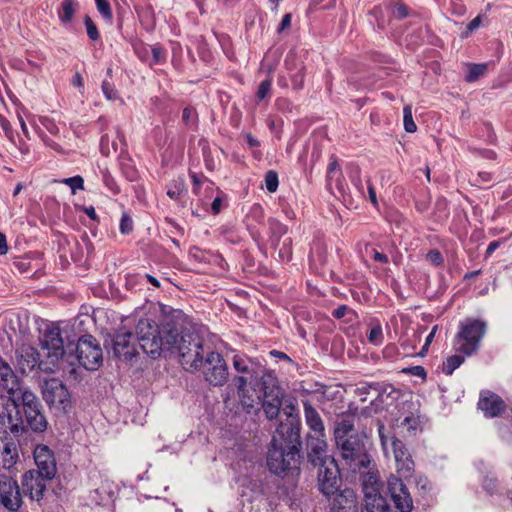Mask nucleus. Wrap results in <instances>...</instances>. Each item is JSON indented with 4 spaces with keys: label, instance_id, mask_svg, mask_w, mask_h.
Segmentation results:
<instances>
[{
    "label": "nucleus",
    "instance_id": "f704fd0d",
    "mask_svg": "<svg viewBox=\"0 0 512 512\" xmlns=\"http://www.w3.org/2000/svg\"><path fill=\"white\" fill-rule=\"evenodd\" d=\"M487 70V64L480 63V64H469L468 65V71L465 76V80L467 82H475L478 80L481 76L485 74Z\"/></svg>",
    "mask_w": 512,
    "mask_h": 512
},
{
    "label": "nucleus",
    "instance_id": "4be33fe9",
    "mask_svg": "<svg viewBox=\"0 0 512 512\" xmlns=\"http://www.w3.org/2000/svg\"><path fill=\"white\" fill-rule=\"evenodd\" d=\"M21 388L23 387L12 368L0 359V393L6 392L10 395L9 398H15Z\"/></svg>",
    "mask_w": 512,
    "mask_h": 512
},
{
    "label": "nucleus",
    "instance_id": "6e6552de",
    "mask_svg": "<svg viewBox=\"0 0 512 512\" xmlns=\"http://www.w3.org/2000/svg\"><path fill=\"white\" fill-rule=\"evenodd\" d=\"M40 346L47 362L55 366L65 354L64 339L60 327L57 325L48 326L40 338Z\"/></svg>",
    "mask_w": 512,
    "mask_h": 512
},
{
    "label": "nucleus",
    "instance_id": "1a4fd4ad",
    "mask_svg": "<svg viewBox=\"0 0 512 512\" xmlns=\"http://www.w3.org/2000/svg\"><path fill=\"white\" fill-rule=\"evenodd\" d=\"M0 424L14 435L22 434L26 430L15 398L0 396Z\"/></svg>",
    "mask_w": 512,
    "mask_h": 512
},
{
    "label": "nucleus",
    "instance_id": "680f3d73",
    "mask_svg": "<svg viewBox=\"0 0 512 512\" xmlns=\"http://www.w3.org/2000/svg\"><path fill=\"white\" fill-rule=\"evenodd\" d=\"M270 355L272 357L276 358V359L285 360V361H288V362L292 361L291 358L287 354H285V353H283L281 351H278V350L270 351Z\"/></svg>",
    "mask_w": 512,
    "mask_h": 512
},
{
    "label": "nucleus",
    "instance_id": "5701e85b",
    "mask_svg": "<svg viewBox=\"0 0 512 512\" xmlns=\"http://www.w3.org/2000/svg\"><path fill=\"white\" fill-rule=\"evenodd\" d=\"M478 408L487 418L498 417L505 408L504 401L496 394L487 392L481 394L478 402Z\"/></svg>",
    "mask_w": 512,
    "mask_h": 512
},
{
    "label": "nucleus",
    "instance_id": "de8ad7c7",
    "mask_svg": "<svg viewBox=\"0 0 512 512\" xmlns=\"http://www.w3.org/2000/svg\"><path fill=\"white\" fill-rule=\"evenodd\" d=\"M340 176H341V169L339 167V164L337 163L336 160H332L328 166L327 178L329 181L333 180L334 178H336V180H338V178Z\"/></svg>",
    "mask_w": 512,
    "mask_h": 512
},
{
    "label": "nucleus",
    "instance_id": "bb28decb",
    "mask_svg": "<svg viewBox=\"0 0 512 512\" xmlns=\"http://www.w3.org/2000/svg\"><path fill=\"white\" fill-rule=\"evenodd\" d=\"M15 399L16 403L21 402L23 413L42 409L39 398L28 388H21L15 395Z\"/></svg>",
    "mask_w": 512,
    "mask_h": 512
},
{
    "label": "nucleus",
    "instance_id": "69168bd1",
    "mask_svg": "<svg viewBox=\"0 0 512 512\" xmlns=\"http://www.w3.org/2000/svg\"><path fill=\"white\" fill-rule=\"evenodd\" d=\"M373 259L377 262H381V263H387L388 262V257L387 255L383 254V253H380L376 250L373 251Z\"/></svg>",
    "mask_w": 512,
    "mask_h": 512
},
{
    "label": "nucleus",
    "instance_id": "aec40b11",
    "mask_svg": "<svg viewBox=\"0 0 512 512\" xmlns=\"http://www.w3.org/2000/svg\"><path fill=\"white\" fill-rule=\"evenodd\" d=\"M263 384L264 393L262 399V408L266 417L269 420H273L277 418L282 407L283 393L281 388L275 384L267 386L266 381H264Z\"/></svg>",
    "mask_w": 512,
    "mask_h": 512
},
{
    "label": "nucleus",
    "instance_id": "7c9ffc66",
    "mask_svg": "<svg viewBox=\"0 0 512 512\" xmlns=\"http://www.w3.org/2000/svg\"><path fill=\"white\" fill-rule=\"evenodd\" d=\"M268 225L270 230L271 245L276 248L281 237L287 233L288 229L284 224L274 218L268 219Z\"/></svg>",
    "mask_w": 512,
    "mask_h": 512
},
{
    "label": "nucleus",
    "instance_id": "7ed1b4c3",
    "mask_svg": "<svg viewBox=\"0 0 512 512\" xmlns=\"http://www.w3.org/2000/svg\"><path fill=\"white\" fill-rule=\"evenodd\" d=\"M178 332L163 326L159 328L148 318L140 319L136 326V338L139 347L152 358L160 355L163 350H172L177 343Z\"/></svg>",
    "mask_w": 512,
    "mask_h": 512
},
{
    "label": "nucleus",
    "instance_id": "cd10ccee",
    "mask_svg": "<svg viewBox=\"0 0 512 512\" xmlns=\"http://www.w3.org/2000/svg\"><path fill=\"white\" fill-rule=\"evenodd\" d=\"M24 417L26 428H30L33 432L42 433L47 429L48 421L42 409L24 413Z\"/></svg>",
    "mask_w": 512,
    "mask_h": 512
},
{
    "label": "nucleus",
    "instance_id": "e433bc0d",
    "mask_svg": "<svg viewBox=\"0 0 512 512\" xmlns=\"http://www.w3.org/2000/svg\"><path fill=\"white\" fill-rule=\"evenodd\" d=\"M367 338L370 344L380 346L384 340L382 326L379 323L371 326Z\"/></svg>",
    "mask_w": 512,
    "mask_h": 512
},
{
    "label": "nucleus",
    "instance_id": "8fccbe9b",
    "mask_svg": "<svg viewBox=\"0 0 512 512\" xmlns=\"http://www.w3.org/2000/svg\"><path fill=\"white\" fill-rule=\"evenodd\" d=\"M380 388H381V386L378 383H376V384H363V385L357 387L355 392L359 396L368 394L370 392V390H375L378 394H380Z\"/></svg>",
    "mask_w": 512,
    "mask_h": 512
},
{
    "label": "nucleus",
    "instance_id": "58836bf2",
    "mask_svg": "<svg viewBox=\"0 0 512 512\" xmlns=\"http://www.w3.org/2000/svg\"><path fill=\"white\" fill-rule=\"evenodd\" d=\"M403 123H404V129L406 132L413 133L417 130V126L413 120L411 106L407 105L403 109Z\"/></svg>",
    "mask_w": 512,
    "mask_h": 512
},
{
    "label": "nucleus",
    "instance_id": "a18cd8bd",
    "mask_svg": "<svg viewBox=\"0 0 512 512\" xmlns=\"http://www.w3.org/2000/svg\"><path fill=\"white\" fill-rule=\"evenodd\" d=\"M498 481L493 475H487L483 479V488L489 493L493 494L497 490Z\"/></svg>",
    "mask_w": 512,
    "mask_h": 512
},
{
    "label": "nucleus",
    "instance_id": "dca6fc26",
    "mask_svg": "<svg viewBox=\"0 0 512 512\" xmlns=\"http://www.w3.org/2000/svg\"><path fill=\"white\" fill-rule=\"evenodd\" d=\"M17 364L24 374L32 372L35 368L42 371L53 370L47 360H40V353L30 345H23L17 350Z\"/></svg>",
    "mask_w": 512,
    "mask_h": 512
},
{
    "label": "nucleus",
    "instance_id": "5fc2aeb1",
    "mask_svg": "<svg viewBox=\"0 0 512 512\" xmlns=\"http://www.w3.org/2000/svg\"><path fill=\"white\" fill-rule=\"evenodd\" d=\"M404 371L409 373V374H411V375H413V376H417V377H420V378H423V379H425L426 375H427L424 367L419 366V365L412 366V367H410L408 369H405Z\"/></svg>",
    "mask_w": 512,
    "mask_h": 512
},
{
    "label": "nucleus",
    "instance_id": "052dcab7",
    "mask_svg": "<svg viewBox=\"0 0 512 512\" xmlns=\"http://www.w3.org/2000/svg\"><path fill=\"white\" fill-rule=\"evenodd\" d=\"M367 184H368L369 199L374 206H377L378 201H377L375 189H374L373 185L370 183V180H367Z\"/></svg>",
    "mask_w": 512,
    "mask_h": 512
},
{
    "label": "nucleus",
    "instance_id": "0eeeda50",
    "mask_svg": "<svg viewBox=\"0 0 512 512\" xmlns=\"http://www.w3.org/2000/svg\"><path fill=\"white\" fill-rule=\"evenodd\" d=\"M487 325L484 321L478 319H467L461 324L458 338L464 341L459 347V351L466 356H470L479 349V343L484 337Z\"/></svg>",
    "mask_w": 512,
    "mask_h": 512
},
{
    "label": "nucleus",
    "instance_id": "4c0bfd02",
    "mask_svg": "<svg viewBox=\"0 0 512 512\" xmlns=\"http://www.w3.org/2000/svg\"><path fill=\"white\" fill-rule=\"evenodd\" d=\"M60 182L69 186L73 195H75L77 191L84 190V179L80 175L64 178Z\"/></svg>",
    "mask_w": 512,
    "mask_h": 512
},
{
    "label": "nucleus",
    "instance_id": "39448f33",
    "mask_svg": "<svg viewBox=\"0 0 512 512\" xmlns=\"http://www.w3.org/2000/svg\"><path fill=\"white\" fill-rule=\"evenodd\" d=\"M75 353L79 364L87 370H97L103 362L100 344L92 335H84L78 339Z\"/></svg>",
    "mask_w": 512,
    "mask_h": 512
},
{
    "label": "nucleus",
    "instance_id": "ea45409f",
    "mask_svg": "<svg viewBox=\"0 0 512 512\" xmlns=\"http://www.w3.org/2000/svg\"><path fill=\"white\" fill-rule=\"evenodd\" d=\"M271 87H272V79L271 78H267V79L263 80L258 86V89L256 92V99L258 101L264 100L268 95H270Z\"/></svg>",
    "mask_w": 512,
    "mask_h": 512
},
{
    "label": "nucleus",
    "instance_id": "4468645a",
    "mask_svg": "<svg viewBox=\"0 0 512 512\" xmlns=\"http://www.w3.org/2000/svg\"><path fill=\"white\" fill-rule=\"evenodd\" d=\"M33 459L36 466L31 469L42 474L45 478H52L57 474V461L54 451L45 444H37L33 449Z\"/></svg>",
    "mask_w": 512,
    "mask_h": 512
},
{
    "label": "nucleus",
    "instance_id": "864d4df0",
    "mask_svg": "<svg viewBox=\"0 0 512 512\" xmlns=\"http://www.w3.org/2000/svg\"><path fill=\"white\" fill-rule=\"evenodd\" d=\"M481 24V17H475L466 28V32L462 34V37H468L474 30H476Z\"/></svg>",
    "mask_w": 512,
    "mask_h": 512
},
{
    "label": "nucleus",
    "instance_id": "72a5a7b5",
    "mask_svg": "<svg viewBox=\"0 0 512 512\" xmlns=\"http://www.w3.org/2000/svg\"><path fill=\"white\" fill-rule=\"evenodd\" d=\"M369 480H373V483L369 484V482H363L364 501L368 500V497L373 498L374 496L381 495L379 492L380 485L378 478L373 474H369Z\"/></svg>",
    "mask_w": 512,
    "mask_h": 512
},
{
    "label": "nucleus",
    "instance_id": "774afa93",
    "mask_svg": "<svg viewBox=\"0 0 512 512\" xmlns=\"http://www.w3.org/2000/svg\"><path fill=\"white\" fill-rule=\"evenodd\" d=\"M221 205H222V201H221V199H220L219 197H216V198L213 200L212 204H211L212 211H213L214 213H219V212H220V210H221Z\"/></svg>",
    "mask_w": 512,
    "mask_h": 512
},
{
    "label": "nucleus",
    "instance_id": "49530a36",
    "mask_svg": "<svg viewBox=\"0 0 512 512\" xmlns=\"http://www.w3.org/2000/svg\"><path fill=\"white\" fill-rule=\"evenodd\" d=\"M304 70L303 68L299 69L295 74L291 76L292 86L296 90H300L304 86Z\"/></svg>",
    "mask_w": 512,
    "mask_h": 512
},
{
    "label": "nucleus",
    "instance_id": "0e129e2a",
    "mask_svg": "<svg viewBox=\"0 0 512 512\" xmlns=\"http://www.w3.org/2000/svg\"><path fill=\"white\" fill-rule=\"evenodd\" d=\"M85 214L93 221H97L98 217L93 206H87L83 208Z\"/></svg>",
    "mask_w": 512,
    "mask_h": 512
},
{
    "label": "nucleus",
    "instance_id": "6ab92c4d",
    "mask_svg": "<svg viewBox=\"0 0 512 512\" xmlns=\"http://www.w3.org/2000/svg\"><path fill=\"white\" fill-rule=\"evenodd\" d=\"M52 478H45L42 474L28 470L22 476V488L25 495H28L31 500L39 502L44 498L47 483Z\"/></svg>",
    "mask_w": 512,
    "mask_h": 512
},
{
    "label": "nucleus",
    "instance_id": "09e8293b",
    "mask_svg": "<svg viewBox=\"0 0 512 512\" xmlns=\"http://www.w3.org/2000/svg\"><path fill=\"white\" fill-rule=\"evenodd\" d=\"M102 91L108 100H115L118 98V94L114 86L108 81H103Z\"/></svg>",
    "mask_w": 512,
    "mask_h": 512
},
{
    "label": "nucleus",
    "instance_id": "e2e57ef3",
    "mask_svg": "<svg viewBox=\"0 0 512 512\" xmlns=\"http://www.w3.org/2000/svg\"><path fill=\"white\" fill-rule=\"evenodd\" d=\"M8 252V245L6 236L0 233V255H5Z\"/></svg>",
    "mask_w": 512,
    "mask_h": 512
},
{
    "label": "nucleus",
    "instance_id": "20e7f679",
    "mask_svg": "<svg viewBox=\"0 0 512 512\" xmlns=\"http://www.w3.org/2000/svg\"><path fill=\"white\" fill-rule=\"evenodd\" d=\"M177 336V343L174 348H177L180 362L186 370H198L203 366L204 346L201 336L191 330L182 332L180 339Z\"/></svg>",
    "mask_w": 512,
    "mask_h": 512
},
{
    "label": "nucleus",
    "instance_id": "b1692460",
    "mask_svg": "<svg viewBox=\"0 0 512 512\" xmlns=\"http://www.w3.org/2000/svg\"><path fill=\"white\" fill-rule=\"evenodd\" d=\"M19 461V452L17 444L12 440L2 441L0 447V468L6 470L7 474H12V469Z\"/></svg>",
    "mask_w": 512,
    "mask_h": 512
},
{
    "label": "nucleus",
    "instance_id": "2eb2a0df",
    "mask_svg": "<svg viewBox=\"0 0 512 512\" xmlns=\"http://www.w3.org/2000/svg\"><path fill=\"white\" fill-rule=\"evenodd\" d=\"M318 486L326 496L334 495L339 488V469L335 459H327L325 465H319Z\"/></svg>",
    "mask_w": 512,
    "mask_h": 512
},
{
    "label": "nucleus",
    "instance_id": "3c124183",
    "mask_svg": "<svg viewBox=\"0 0 512 512\" xmlns=\"http://www.w3.org/2000/svg\"><path fill=\"white\" fill-rule=\"evenodd\" d=\"M427 261H429L434 266H440L443 264V257L438 250H431L426 255Z\"/></svg>",
    "mask_w": 512,
    "mask_h": 512
},
{
    "label": "nucleus",
    "instance_id": "a878e982",
    "mask_svg": "<svg viewBox=\"0 0 512 512\" xmlns=\"http://www.w3.org/2000/svg\"><path fill=\"white\" fill-rule=\"evenodd\" d=\"M304 408V416L306 420V424L310 428V430L314 433V435H323L325 434V428L323 421L316 411V409L308 402L303 403Z\"/></svg>",
    "mask_w": 512,
    "mask_h": 512
},
{
    "label": "nucleus",
    "instance_id": "423d86ee",
    "mask_svg": "<svg viewBox=\"0 0 512 512\" xmlns=\"http://www.w3.org/2000/svg\"><path fill=\"white\" fill-rule=\"evenodd\" d=\"M383 427L379 428V436L383 449L387 452L390 446L395 462L398 474L403 478H409L414 472V461L408 450L406 449L403 442L395 437H386L382 432Z\"/></svg>",
    "mask_w": 512,
    "mask_h": 512
},
{
    "label": "nucleus",
    "instance_id": "f8f14e48",
    "mask_svg": "<svg viewBox=\"0 0 512 512\" xmlns=\"http://www.w3.org/2000/svg\"><path fill=\"white\" fill-rule=\"evenodd\" d=\"M42 395L50 407L66 412L71 405L70 393L66 386L58 379L46 380L42 387Z\"/></svg>",
    "mask_w": 512,
    "mask_h": 512
},
{
    "label": "nucleus",
    "instance_id": "c03bdc74",
    "mask_svg": "<svg viewBox=\"0 0 512 512\" xmlns=\"http://www.w3.org/2000/svg\"><path fill=\"white\" fill-rule=\"evenodd\" d=\"M119 229L122 234H129L133 230V221L126 212L122 213Z\"/></svg>",
    "mask_w": 512,
    "mask_h": 512
},
{
    "label": "nucleus",
    "instance_id": "9d476101",
    "mask_svg": "<svg viewBox=\"0 0 512 512\" xmlns=\"http://www.w3.org/2000/svg\"><path fill=\"white\" fill-rule=\"evenodd\" d=\"M233 367L241 374L234 379L235 386L241 391L243 386H251L259 378H263V367L245 355H234Z\"/></svg>",
    "mask_w": 512,
    "mask_h": 512
},
{
    "label": "nucleus",
    "instance_id": "393cba45",
    "mask_svg": "<svg viewBox=\"0 0 512 512\" xmlns=\"http://www.w3.org/2000/svg\"><path fill=\"white\" fill-rule=\"evenodd\" d=\"M334 512H357V500L353 490L345 489L338 494L332 504Z\"/></svg>",
    "mask_w": 512,
    "mask_h": 512
},
{
    "label": "nucleus",
    "instance_id": "603ef678",
    "mask_svg": "<svg viewBox=\"0 0 512 512\" xmlns=\"http://www.w3.org/2000/svg\"><path fill=\"white\" fill-rule=\"evenodd\" d=\"M409 15L408 8L403 3H397L394 6V16L398 19H403Z\"/></svg>",
    "mask_w": 512,
    "mask_h": 512
},
{
    "label": "nucleus",
    "instance_id": "412c9836",
    "mask_svg": "<svg viewBox=\"0 0 512 512\" xmlns=\"http://www.w3.org/2000/svg\"><path fill=\"white\" fill-rule=\"evenodd\" d=\"M308 459L314 466L325 465L327 459H334L327 454L325 434L309 435L307 438Z\"/></svg>",
    "mask_w": 512,
    "mask_h": 512
},
{
    "label": "nucleus",
    "instance_id": "13d9d810",
    "mask_svg": "<svg viewBox=\"0 0 512 512\" xmlns=\"http://www.w3.org/2000/svg\"><path fill=\"white\" fill-rule=\"evenodd\" d=\"M291 19L292 15L290 13H287L283 16L280 25L278 27V32L281 33L284 30L288 29L291 26Z\"/></svg>",
    "mask_w": 512,
    "mask_h": 512
},
{
    "label": "nucleus",
    "instance_id": "c85d7f7f",
    "mask_svg": "<svg viewBox=\"0 0 512 512\" xmlns=\"http://www.w3.org/2000/svg\"><path fill=\"white\" fill-rule=\"evenodd\" d=\"M79 7L77 0H63L61 9L58 11V17L63 25H68L73 21L74 15Z\"/></svg>",
    "mask_w": 512,
    "mask_h": 512
},
{
    "label": "nucleus",
    "instance_id": "6e6d98bb",
    "mask_svg": "<svg viewBox=\"0 0 512 512\" xmlns=\"http://www.w3.org/2000/svg\"><path fill=\"white\" fill-rule=\"evenodd\" d=\"M152 57L154 63H160L162 59L164 58V53L161 47L159 46H152L151 47Z\"/></svg>",
    "mask_w": 512,
    "mask_h": 512
},
{
    "label": "nucleus",
    "instance_id": "9b49d317",
    "mask_svg": "<svg viewBox=\"0 0 512 512\" xmlns=\"http://www.w3.org/2000/svg\"><path fill=\"white\" fill-rule=\"evenodd\" d=\"M23 504L20 487L12 474L0 473V505L16 512Z\"/></svg>",
    "mask_w": 512,
    "mask_h": 512
},
{
    "label": "nucleus",
    "instance_id": "79ce46f5",
    "mask_svg": "<svg viewBox=\"0 0 512 512\" xmlns=\"http://www.w3.org/2000/svg\"><path fill=\"white\" fill-rule=\"evenodd\" d=\"M84 24L86 27V32H87L88 37L92 41H97L100 38V35H99L96 24L93 22V20L90 18V16L86 15L84 17Z\"/></svg>",
    "mask_w": 512,
    "mask_h": 512
},
{
    "label": "nucleus",
    "instance_id": "a19ab883",
    "mask_svg": "<svg viewBox=\"0 0 512 512\" xmlns=\"http://www.w3.org/2000/svg\"><path fill=\"white\" fill-rule=\"evenodd\" d=\"M95 3L97 10L102 17L107 21H111L113 19V14L108 0H95Z\"/></svg>",
    "mask_w": 512,
    "mask_h": 512
},
{
    "label": "nucleus",
    "instance_id": "37998d69",
    "mask_svg": "<svg viewBox=\"0 0 512 512\" xmlns=\"http://www.w3.org/2000/svg\"><path fill=\"white\" fill-rule=\"evenodd\" d=\"M278 184H279V181H278V174L275 172V171H268L265 175V186H266V189L270 192V193H273L277 190L278 188Z\"/></svg>",
    "mask_w": 512,
    "mask_h": 512
},
{
    "label": "nucleus",
    "instance_id": "2f4dec72",
    "mask_svg": "<svg viewBox=\"0 0 512 512\" xmlns=\"http://www.w3.org/2000/svg\"><path fill=\"white\" fill-rule=\"evenodd\" d=\"M186 191L183 178L172 180L167 186V195L174 201L180 199V196Z\"/></svg>",
    "mask_w": 512,
    "mask_h": 512
},
{
    "label": "nucleus",
    "instance_id": "473e14b6",
    "mask_svg": "<svg viewBox=\"0 0 512 512\" xmlns=\"http://www.w3.org/2000/svg\"><path fill=\"white\" fill-rule=\"evenodd\" d=\"M237 394L240 399V403H241L242 407L248 413H250L251 410L254 408V404H255V398H254L253 393H250L248 386H243L242 391L240 390V388H237Z\"/></svg>",
    "mask_w": 512,
    "mask_h": 512
},
{
    "label": "nucleus",
    "instance_id": "c756f323",
    "mask_svg": "<svg viewBox=\"0 0 512 512\" xmlns=\"http://www.w3.org/2000/svg\"><path fill=\"white\" fill-rule=\"evenodd\" d=\"M361 512H390V506L382 495L373 498L368 497Z\"/></svg>",
    "mask_w": 512,
    "mask_h": 512
},
{
    "label": "nucleus",
    "instance_id": "c9c22d12",
    "mask_svg": "<svg viewBox=\"0 0 512 512\" xmlns=\"http://www.w3.org/2000/svg\"><path fill=\"white\" fill-rule=\"evenodd\" d=\"M464 362V356L452 355L442 365V372L445 375H452L453 372Z\"/></svg>",
    "mask_w": 512,
    "mask_h": 512
},
{
    "label": "nucleus",
    "instance_id": "bf43d9fd",
    "mask_svg": "<svg viewBox=\"0 0 512 512\" xmlns=\"http://www.w3.org/2000/svg\"><path fill=\"white\" fill-rule=\"evenodd\" d=\"M349 310L348 306L346 305H340L338 306L333 312H332V315L336 318V319H341L342 317H344L347 313V311Z\"/></svg>",
    "mask_w": 512,
    "mask_h": 512
},
{
    "label": "nucleus",
    "instance_id": "a211bd4d",
    "mask_svg": "<svg viewBox=\"0 0 512 512\" xmlns=\"http://www.w3.org/2000/svg\"><path fill=\"white\" fill-rule=\"evenodd\" d=\"M136 336L126 330H119L112 340V350L117 358L132 359L138 353Z\"/></svg>",
    "mask_w": 512,
    "mask_h": 512
},
{
    "label": "nucleus",
    "instance_id": "f257e3e1",
    "mask_svg": "<svg viewBox=\"0 0 512 512\" xmlns=\"http://www.w3.org/2000/svg\"><path fill=\"white\" fill-rule=\"evenodd\" d=\"M298 428L291 422L280 423L272 437L267 455V466L275 475H281L290 469L299 453Z\"/></svg>",
    "mask_w": 512,
    "mask_h": 512
},
{
    "label": "nucleus",
    "instance_id": "f3484780",
    "mask_svg": "<svg viewBox=\"0 0 512 512\" xmlns=\"http://www.w3.org/2000/svg\"><path fill=\"white\" fill-rule=\"evenodd\" d=\"M387 486L395 508L399 512H411L413 499L402 480L395 475H390L387 479Z\"/></svg>",
    "mask_w": 512,
    "mask_h": 512
},
{
    "label": "nucleus",
    "instance_id": "4d7b16f0",
    "mask_svg": "<svg viewBox=\"0 0 512 512\" xmlns=\"http://www.w3.org/2000/svg\"><path fill=\"white\" fill-rule=\"evenodd\" d=\"M419 424V421L418 419L414 418V417H406L403 421H402V425L407 427V429L410 431H414L417 429V426Z\"/></svg>",
    "mask_w": 512,
    "mask_h": 512
},
{
    "label": "nucleus",
    "instance_id": "338daca9",
    "mask_svg": "<svg viewBox=\"0 0 512 512\" xmlns=\"http://www.w3.org/2000/svg\"><path fill=\"white\" fill-rule=\"evenodd\" d=\"M437 330H438V326L435 325L425 339V343H424L425 346H430V344L432 343V341L436 335Z\"/></svg>",
    "mask_w": 512,
    "mask_h": 512
},
{
    "label": "nucleus",
    "instance_id": "ddd939ff",
    "mask_svg": "<svg viewBox=\"0 0 512 512\" xmlns=\"http://www.w3.org/2000/svg\"><path fill=\"white\" fill-rule=\"evenodd\" d=\"M204 377L214 386H222L228 379V367L220 353L210 351L203 360Z\"/></svg>",
    "mask_w": 512,
    "mask_h": 512
},
{
    "label": "nucleus",
    "instance_id": "f03ea898",
    "mask_svg": "<svg viewBox=\"0 0 512 512\" xmlns=\"http://www.w3.org/2000/svg\"><path fill=\"white\" fill-rule=\"evenodd\" d=\"M334 437L342 458L352 469L367 466L370 460L364 444L365 436L355 429L353 419L343 418L337 421Z\"/></svg>",
    "mask_w": 512,
    "mask_h": 512
}]
</instances>
